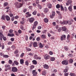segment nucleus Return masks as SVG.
I'll list each match as a JSON object with an SVG mask.
<instances>
[{"label": "nucleus", "mask_w": 76, "mask_h": 76, "mask_svg": "<svg viewBox=\"0 0 76 76\" xmlns=\"http://www.w3.org/2000/svg\"><path fill=\"white\" fill-rule=\"evenodd\" d=\"M15 7L17 8H20L22 7L23 4L20 3L19 2H15Z\"/></svg>", "instance_id": "nucleus-1"}, {"label": "nucleus", "mask_w": 76, "mask_h": 76, "mask_svg": "<svg viewBox=\"0 0 76 76\" xmlns=\"http://www.w3.org/2000/svg\"><path fill=\"white\" fill-rule=\"evenodd\" d=\"M62 64H63V65H68L69 64L68 60H66L63 61L62 62Z\"/></svg>", "instance_id": "nucleus-2"}, {"label": "nucleus", "mask_w": 76, "mask_h": 76, "mask_svg": "<svg viewBox=\"0 0 76 76\" xmlns=\"http://www.w3.org/2000/svg\"><path fill=\"white\" fill-rule=\"evenodd\" d=\"M38 24V23L37 21H35L34 23V24H33V27H32V29L33 30H34V29H35L36 28V27H37V25Z\"/></svg>", "instance_id": "nucleus-3"}, {"label": "nucleus", "mask_w": 76, "mask_h": 76, "mask_svg": "<svg viewBox=\"0 0 76 76\" xmlns=\"http://www.w3.org/2000/svg\"><path fill=\"white\" fill-rule=\"evenodd\" d=\"M56 13L58 15V18L59 19H62L63 18V16L61 15V14L60 11H56Z\"/></svg>", "instance_id": "nucleus-4"}, {"label": "nucleus", "mask_w": 76, "mask_h": 76, "mask_svg": "<svg viewBox=\"0 0 76 76\" xmlns=\"http://www.w3.org/2000/svg\"><path fill=\"white\" fill-rule=\"evenodd\" d=\"M18 69L16 67H12V72H17Z\"/></svg>", "instance_id": "nucleus-5"}, {"label": "nucleus", "mask_w": 76, "mask_h": 76, "mask_svg": "<svg viewBox=\"0 0 76 76\" xmlns=\"http://www.w3.org/2000/svg\"><path fill=\"white\" fill-rule=\"evenodd\" d=\"M34 20H35V18L33 17L30 18L29 20V22L30 23H33Z\"/></svg>", "instance_id": "nucleus-6"}, {"label": "nucleus", "mask_w": 76, "mask_h": 76, "mask_svg": "<svg viewBox=\"0 0 76 76\" xmlns=\"http://www.w3.org/2000/svg\"><path fill=\"white\" fill-rule=\"evenodd\" d=\"M66 36L64 35H62L60 38L61 41H63V40H64V39H66Z\"/></svg>", "instance_id": "nucleus-7"}, {"label": "nucleus", "mask_w": 76, "mask_h": 76, "mask_svg": "<svg viewBox=\"0 0 76 76\" xmlns=\"http://www.w3.org/2000/svg\"><path fill=\"white\" fill-rule=\"evenodd\" d=\"M72 7H73V5L72 4L70 5V6L68 7V10L70 12H72V11L73 10Z\"/></svg>", "instance_id": "nucleus-8"}, {"label": "nucleus", "mask_w": 76, "mask_h": 76, "mask_svg": "<svg viewBox=\"0 0 76 76\" xmlns=\"http://www.w3.org/2000/svg\"><path fill=\"white\" fill-rule=\"evenodd\" d=\"M32 74L34 76H36L38 73L36 72V70H33L32 71Z\"/></svg>", "instance_id": "nucleus-9"}, {"label": "nucleus", "mask_w": 76, "mask_h": 76, "mask_svg": "<svg viewBox=\"0 0 76 76\" xmlns=\"http://www.w3.org/2000/svg\"><path fill=\"white\" fill-rule=\"evenodd\" d=\"M73 1L72 0H68L67 2L66 3V6H69V4H71Z\"/></svg>", "instance_id": "nucleus-10"}, {"label": "nucleus", "mask_w": 76, "mask_h": 76, "mask_svg": "<svg viewBox=\"0 0 76 76\" xmlns=\"http://www.w3.org/2000/svg\"><path fill=\"white\" fill-rule=\"evenodd\" d=\"M60 24L61 25H64V24H67V21H63V22H62L61 21L60 22Z\"/></svg>", "instance_id": "nucleus-11"}, {"label": "nucleus", "mask_w": 76, "mask_h": 76, "mask_svg": "<svg viewBox=\"0 0 76 76\" xmlns=\"http://www.w3.org/2000/svg\"><path fill=\"white\" fill-rule=\"evenodd\" d=\"M43 67L44 69H48L49 68V66L47 64H45L43 65Z\"/></svg>", "instance_id": "nucleus-12"}, {"label": "nucleus", "mask_w": 76, "mask_h": 76, "mask_svg": "<svg viewBox=\"0 0 76 76\" xmlns=\"http://www.w3.org/2000/svg\"><path fill=\"white\" fill-rule=\"evenodd\" d=\"M5 18L7 21H9L10 20V18L8 15L5 16Z\"/></svg>", "instance_id": "nucleus-13"}, {"label": "nucleus", "mask_w": 76, "mask_h": 76, "mask_svg": "<svg viewBox=\"0 0 76 76\" xmlns=\"http://www.w3.org/2000/svg\"><path fill=\"white\" fill-rule=\"evenodd\" d=\"M15 36V34L13 33H12V34H7L8 37H14Z\"/></svg>", "instance_id": "nucleus-14"}, {"label": "nucleus", "mask_w": 76, "mask_h": 76, "mask_svg": "<svg viewBox=\"0 0 76 76\" xmlns=\"http://www.w3.org/2000/svg\"><path fill=\"white\" fill-rule=\"evenodd\" d=\"M5 68H7V69H9V70H10V69H11V67H10V65H6L5 66Z\"/></svg>", "instance_id": "nucleus-15"}, {"label": "nucleus", "mask_w": 76, "mask_h": 76, "mask_svg": "<svg viewBox=\"0 0 76 76\" xmlns=\"http://www.w3.org/2000/svg\"><path fill=\"white\" fill-rule=\"evenodd\" d=\"M20 62L21 64L23 65L24 64V59H22L20 60Z\"/></svg>", "instance_id": "nucleus-16"}, {"label": "nucleus", "mask_w": 76, "mask_h": 76, "mask_svg": "<svg viewBox=\"0 0 76 76\" xmlns=\"http://www.w3.org/2000/svg\"><path fill=\"white\" fill-rule=\"evenodd\" d=\"M46 74H47V71L44 70L42 71V75L45 76Z\"/></svg>", "instance_id": "nucleus-17"}, {"label": "nucleus", "mask_w": 76, "mask_h": 76, "mask_svg": "<svg viewBox=\"0 0 76 76\" xmlns=\"http://www.w3.org/2000/svg\"><path fill=\"white\" fill-rule=\"evenodd\" d=\"M44 22L45 23H48V19L47 18H45L44 20Z\"/></svg>", "instance_id": "nucleus-18"}, {"label": "nucleus", "mask_w": 76, "mask_h": 76, "mask_svg": "<svg viewBox=\"0 0 76 76\" xmlns=\"http://www.w3.org/2000/svg\"><path fill=\"white\" fill-rule=\"evenodd\" d=\"M47 6L48 8H49V9H51V8L52 7V5L50 3H49L48 4Z\"/></svg>", "instance_id": "nucleus-19"}, {"label": "nucleus", "mask_w": 76, "mask_h": 76, "mask_svg": "<svg viewBox=\"0 0 76 76\" xmlns=\"http://www.w3.org/2000/svg\"><path fill=\"white\" fill-rule=\"evenodd\" d=\"M26 14L28 16H26V17L27 18H28V17H30V16H31V14H29V12H27L26 13Z\"/></svg>", "instance_id": "nucleus-20"}, {"label": "nucleus", "mask_w": 76, "mask_h": 76, "mask_svg": "<svg viewBox=\"0 0 76 76\" xmlns=\"http://www.w3.org/2000/svg\"><path fill=\"white\" fill-rule=\"evenodd\" d=\"M69 63L72 64L73 62V60L72 59H70L68 61Z\"/></svg>", "instance_id": "nucleus-21"}, {"label": "nucleus", "mask_w": 76, "mask_h": 76, "mask_svg": "<svg viewBox=\"0 0 76 76\" xmlns=\"http://www.w3.org/2000/svg\"><path fill=\"white\" fill-rule=\"evenodd\" d=\"M33 45L34 47H37L38 46L37 45V42H34L33 44Z\"/></svg>", "instance_id": "nucleus-22"}, {"label": "nucleus", "mask_w": 76, "mask_h": 76, "mask_svg": "<svg viewBox=\"0 0 76 76\" xmlns=\"http://www.w3.org/2000/svg\"><path fill=\"white\" fill-rule=\"evenodd\" d=\"M32 63H33V64H37V62L35 60H33L32 61Z\"/></svg>", "instance_id": "nucleus-23"}, {"label": "nucleus", "mask_w": 76, "mask_h": 76, "mask_svg": "<svg viewBox=\"0 0 76 76\" xmlns=\"http://www.w3.org/2000/svg\"><path fill=\"white\" fill-rule=\"evenodd\" d=\"M62 30L63 31H66L67 30V28H66L65 27H62Z\"/></svg>", "instance_id": "nucleus-24"}, {"label": "nucleus", "mask_w": 76, "mask_h": 76, "mask_svg": "<svg viewBox=\"0 0 76 76\" xmlns=\"http://www.w3.org/2000/svg\"><path fill=\"white\" fill-rule=\"evenodd\" d=\"M72 21H70V20H68L67 21V24H68V25H72Z\"/></svg>", "instance_id": "nucleus-25"}, {"label": "nucleus", "mask_w": 76, "mask_h": 76, "mask_svg": "<svg viewBox=\"0 0 76 76\" xmlns=\"http://www.w3.org/2000/svg\"><path fill=\"white\" fill-rule=\"evenodd\" d=\"M42 37V39H45L46 38V36L44 34H42L41 36Z\"/></svg>", "instance_id": "nucleus-26"}, {"label": "nucleus", "mask_w": 76, "mask_h": 76, "mask_svg": "<svg viewBox=\"0 0 76 76\" xmlns=\"http://www.w3.org/2000/svg\"><path fill=\"white\" fill-rule=\"evenodd\" d=\"M68 70H69V68H66L64 69V73H66V72H67Z\"/></svg>", "instance_id": "nucleus-27"}, {"label": "nucleus", "mask_w": 76, "mask_h": 76, "mask_svg": "<svg viewBox=\"0 0 76 76\" xmlns=\"http://www.w3.org/2000/svg\"><path fill=\"white\" fill-rule=\"evenodd\" d=\"M25 64L26 66H28L29 65V61H26L25 62Z\"/></svg>", "instance_id": "nucleus-28"}, {"label": "nucleus", "mask_w": 76, "mask_h": 76, "mask_svg": "<svg viewBox=\"0 0 76 76\" xmlns=\"http://www.w3.org/2000/svg\"><path fill=\"white\" fill-rule=\"evenodd\" d=\"M14 63L15 65H18L19 64V62L17 61H14Z\"/></svg>", "instance_id": "nucleus-29"}, {"label": "nucleus", "mask_w": 76, "mask_h": 76, "mask_svg": "<svg viewBox=\"0 0 76 76\" xmlns=\"http://www.w3.org/2000/svg\"><path fill=\"white\" fill-rule=\"evenodd\" d=\"M56 7L57 9H59L60 7V5L59 4H58L56 5Z\"/></svg>", "instance_id": "nucleus-30"}, {"label": "nucleus", "mask_w": 76, "mask_h": 76, "mask_svg": "<svg viewBox=\"0 0 76 76\" xmlns=\"http://www.w3.org/2000/svg\"><path fill=\"white\" fill-rule=\"evenodd\" d=\"M9 3L7 2H5L4 3V5L5 7H6V6H7L8 4Z\"/></svg>", "instance_id": "nucleus-31"}, {"label": "nucleus", "mask_w": 76, "mask_h": 76, "mask_svg": "<svg viewBox=\"0 0 76 76\" xmlns=\"http://www.w3.org/2000/svg\"><path fill=\"white\" fill-rule=\"evenodd\" d=\"M37 11L36 10H35L33 12L32 14L33 15H37Z\"/></svg>", "instance_id": "nucleus-32"}, {"label": "nucleus", "mask_w": 76, "mask_h": 76, "mask_svg": "<svg viewBox=\"0 0 76 76\" xmlns=\"http://www.w3.org/2000/svg\"><path fill=\"white\" fill-rule=\"evenodd\" d=\"M64 48L65 51H67L68 50H69V48L65 46Z\"/></svg>", "instance_id": "nucleus-33"}, {"label": "nucleus", "mask_w": 76, "mask_h": 76, "mask_svg": "<svg viewBox=\"0 0 76 76\" xmlns=\"http://www.w3.org/2000/svg\"><path fill=\"white\" fill-rule=\"evenodd\" d=\"M61 10L62 11H63L64 10V8H63V6H62V5H61Z\"/></svg>", "instance_id": "nucleus-34"}, {"label": "nucleus", "mask_w": 76, "mask_h": 76, "mask_svg": "<svg viewBox=\"0 0 76 76\" xmlns=\"http://www.w3.org/2000/svg\"><path fill=\"white\" fill-rule=\"evenodd\" d=\"M6 16L4 15H3L1 17V19L2 20H5V17Z\"/></svg>", "instance_id": "nucleus-35"}, {"label": "nucleus", "mask_w": 76, "mask_h": 76, "mask_svg": "<svg viewBox=\"0 0 76 76\" xmlns=\"http://www.w3.org/2000/svg\"><path fill=\"white\" fill-rule=\"evenodd\" d=\"M44 11L45 12L47 13L48 12V8H45V9L44 10Z\"/></svg>", "instance_id": "nucleus-36"}, {"label": "nucleus", "mask_w": 76, "mask_h": 76, "mask_svg": "<svg viewBox=\"0 0 76 76\" xmlns=\"http://www.w3.org/2000/svg\"><path fill=\"white\" fill-rule=\"evenodd\" d=\"M52 15L53 16H55V12L54 11H53L52 12Z\"/></svg>", "instance_id": "nucleus-37"}, {"label": "nucleus", "mask_w": 76, "mask_h": 76, "mask_svg": "<svg viewBox=\"0 0 76 76\" xmlns=\"http://www.w3.org/2000/svg\"><path fill=\"white\" fill-rule=\"evenodd\" d=\"M0 42V48L1 47L2 49H4V46L3 45L1 46V43Z\"/></svg>", "instance_id": "nucleus-38"}, {"label": "nucleus", "mask_w": 76, "mask_h": 76, "mask_svg": "<svg viewBox=\"0 0 76 76\" xmlns=\"http://www.w3.org/2000/svg\"><path fill=\"white\" fill-rule=\"evenodd\" d=\"M70 75L71 76H76V74L73 73H70Z\"/></svg>", "instance_id": "nucleus-39"}, {"label": "nucleus", "mask_w": 76, "mask_h": 76, "mask_svg": "<svg viewBox=\"0 0 76 76\" xmlns=\"http://www.w3.org/2000/svg\"><path fill=\"white\" fill-rule=\"evenodd\" d=\"M39 47L41 48H43V45L41 43H39Z\"/></svg>", "instance_id": "nucleus-40"}, {"label": "nucleus", "mask_w": 76, "mask_h": 76, "mask_svg": "<svg viewBox=\"0 0 76 76\" xmlns=\"http://www.w3.org/2000/svg\"><path fill=\"white\" fill-rule=\"evenodd\" d=\"M34 67H35V66H34L33 65H32L31 66L30 69L31 70H32V69H34Z\"/></svg>", "instance_id": "nucleus-41"}, {"label": "nucleus", "mask_w": 76, "mask_h": 76, "mask_svg": "<svg viewBox=\"0 0 76 76\" xmlns=\"http://www.w3.org/2000/svg\"><path fill=\"white\" fill-rule=\"evenodd\" d=\"M2 38H3V39L4 41H6L7 40V39H6V37L4 36H3L2 37Z\"/></svg>", "instance_id": "nucleus-42"}, {"label": "nucleus", "mask_w": 76, "mask_h": 76, "mask_svg": "<svg viewBox=\"0 0 76 76\" xmlns=\"http://www.w3.org/2000/svg\"><path fill=\"white\" fill-rule=\"evenodd\" d=\"M51 61H54L55 60V58L51 57L50 58Z\"/></svg>", "instance_id": "nucleus-43"}, {"label": "nucleus", "mask_w": 76, "mask_h": 76, "mask_svg": "<svg viewBox=\"0 0 76 76\" xmlns=\"http://www.w3.org/2000/svg\"><path fill=\"white\" fill-rule=\"evenodd\" d=\"M9 32L10 34H12L13 32V30L12 29H11L9 30Z\"/></svg>", "instance_id": "nucleus-44"}, {"label": "nucleus", "mask_w": 76, "mask_h": 76, "mask_svg": "<svg viewBox=\"0 0 76 76\" xmlns=\"http://www.w3.org/2000/svg\"><path fill=\"white\" fill-rule=\"evenodd\" d=\"M38 7L39 9H42V6L40 5L39 4L38 5Z\"/></svg>", "instance_id": "nucleus-45"}, {"label": "nucleus", "mask_w": 76, "mask_h": 76, "mask_svg": "<svg viewBox=\"0 0 76 76\" xmlns=\"http://www.w3.org/2000/svg\"><path fill=\"white\" fill-rule=\"evenodd\" d=\"M20 28L22 29V30H23V31H25V29L23 28V26H21Z\"/></svg>", "instance_id": "nucleus-46"}, {"label": "nucleus", "mask_w": 76, "mask_h": 76, "mask_svg": "<svg viewBox=\"0 0 76 76\" xmlns=\"http://www.w3.org/2000/svg\"><path fill=\"white\" fill-rule=\"evenodd\" d=\"M18 32L19 33V34H22V30H19L18 31Z\"/></svg>", "instance_id": "nucleus-47"}, {"label": "nucleus", "mask_w": 76, "mask_h": 76, "mask_svg": "<svg viewBox=\"0 0 76 76\" xmlns=\"http://www.w3.org/2000/svg\"><path fill=\"white\" fill-rule=\"evenodd\" d=\"M25 38L26 41H28V37L27 36H25Z\"/></svg>", "instance_id": "nucleus-48"}, {"label": "nucleus", "mask_w": 76, "mask_h": 76, "mask_svg": "<svg viewBox=\"0 0 76 76\" xmlns=\"http://www.w3.org/2000/svg\"><path fill=\"white\" fill-rule=\"evenodd\" d=\"M40 37H38L37 38L36 40L38 41H40Z\"/></svg>", "instance_id": "nucleus-49"}, {"label": "nucleus", "mask_w": 76, "mask_h": 76, "mask_svg": "<svg viewBox=\"0 0 76 76\" xmlns=\"http://www.w3.org/2000/svg\"><path fill=\"white\" fill-rule=\"evenodd\" d=\"M18 53H19V51H18V50H17L14 52V54H18Z\"/></svg>", "instance_id": "nucleus-50"}, {"label": "nucleus", "mask_w": 76, "mask_h": 76, "mask_svg": "<svg viewBox=\"0 0 76 76\" xmlns=\"http://www.w3.org/2000/svg\"><path fill=\"white\" fill-rule=\"evenodd\" d=\"M49 53L50 55H53V52L51 51H49Z\"/></svg>", "instance_id": "nucleus-51"}, {"label": "nucleus", "mask_w": 76, "mask_h": 76, "mask_svg": "<svg viewBox=\"0 0 76 76\" xmlns=\"http://www.w3.org/2000/svg\"><path fill=\"white\" fill-rule=\"evenodd\" d=\"M15 32L16 35H17V36H18V35H19V34H18V32H17L16 31H15Z\"/></svg>", "instance_id": "nucleus-52"}, {"label": "nucleus", "mask_w": 76, "mask_h": 76, "mask_svg": "<svg viewBox=\"0 0 76 76\" xmlns=\"http://www.w3.org/2000/svg\"><path fill=\"white\" fill-rule=\"evenodd\" d=\"M26 50L28 51H31V49L29 48H26Z\"/></svg>", "instance_id": "nucleus-53"}, {"label": "nucleus", "mask_w": 76, "mask_h": 76, "mask_svg": "<svg viewBox=\"0 0 76 76\" xmlns=\"http://www.w3.org/2000/svg\"><path fill=\"white\" fill-rule=\"evenodd\" d=\"M10 40H11V41L13 42V41H15V39H14V38H11L10 39Z\"/></svg>", "instance_id": "nucleus-54"}, {"label": "nucleus", "mask_w": 76, "mask_h": 76, "mask_svg": "<svg viewBox=\"0 0 76 76\" xmlns=\"http://www.w3.org/2000/svg\"><path fill=\"white\" fill-rule=\"evenodd\" d=\"M4 57H9V56L6 55H3Z\"/></svg>", "instance_id": "nucleus-55"}, {"label": "nucleus", "mask_w": 76, "mask_h": 76, "mask_svg": "<svg viewBox=\"0 0 76 76\" xmlns=\"http://www.w3.org/2000/svg\"><path fill=\"white\" fill-rule=\"evenodd\" d=\"M9 15H10V17H12V16H13V15L12 13H10L9 14Z\"/></svg>", "instance_id": "nucleus-56"}, {"label": "nucleus", "mask_w": 76, "mask_h": 76, "mask_svg": "<svg viewBox=\"0 0 76 76\" xmlns=\"http://www.w3.org/2000/svg\"><path fill=\"white\" fill-rule=\"evenodd\" d=\"M27 11V9H25L23 10V12H24V13H25V12H26Z\"/></svg>", "instance_id": "nucleus-57"}, {"label": "nucleus", "mask_w": 76, "mask_h": 76, "mask_svg": "<svg viewBox=\"0 0 76 76\" xmlns=\"http://www.w3.org/2000/svg\"><path fill=\"white\" fill-rule=\"evenodd\" d=\"M2 29H3L4 30V29H5V28H6V26H3L2 27Z\"/></svg>", "instance_id": "nucleus-58"}, {"label": "nucleus", "mask_w": 76, "mask_h": 76, "mask_svg": "<svg viewBox=\"0 0 76 76\" xmlns=\"http://www.w3.org/2000/svg\"><path fill=\"white\" fill-rule=\"evenodd\" d=\"M64 75L65 76H68L69 75V73H65L64 74Z\"/></svg>", "instance_id": "nucleus-59"}, {"label": "nucleus", "mask_w": 76, "mask_h": 76, "mask_svg": "<svg viewBox=\"0 0 76 76\" xmlns=\"http://www.w3.org/2000/svg\"><path fill=\"white\" fill-rule=\"evenodd\" d=\"M9 64H12V61L11 60H9Z\"/></svg>", "instance_id": "nucleus-60"}, {"label": "nucleus", "mask_w": 76, "mask_h": 76, "mask_svg": "<svg viewBox=\"0 0 76 76\" xmlns=\"http://www.w3.org/2000/svg\"><path fill=\"white\" fill-rule=\"evenodd\" d=\"M32 44H33L32 42H31L30 44L29 47L31 48V47H32Z\"/></svg>", "instance_id": "nucleus-61"}, {"label": "nucleus", "mask_w": 76, "mask_h": 76, "mask_svg": "<svg viewBox=\"0 0 76 76\" xmlns=\"http://www.w3.org/2000/svg\"><path fill=\"white\" fill-rule=\"evenodd\" d=\"M28 8L29 9H30L31 10H32V6H30L28 7Z\"/></svg>", "instance_id": "nucleus-62"}, {"label": "nucleus", "mask_w": 76, "mask_h": 76, "mask_svg": "<svg viewBox=\"0 0 76 76\" xmlns=\"http://www.w3.org/2000/svg\"><path fill=\"white\" fill-rule=\"evenodd\" d=\"M52 24H53V26H56V22H54Z\"/></svg>", "instance_id": "nucleus-63"}, {"label": "nucleus", "mask_w": 76, "mask_h": 76, "mask_svg": "<svg viewBox=\"0 0 76 76\" xmlns=\"http://www.w3.org/2000/svg\"><path fill=\"white\" fill-rule=\"evenodd\" d=\"M12 44V42H9L8 43V45H10V44Z\"/></svg>", "instance_id": "nucleus-64"}]
</instances>
